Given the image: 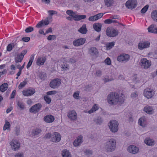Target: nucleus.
<instances>
[{
	"label": "nucleus",
	"mask_w": 157,
	"mask_h": 157,
	"mask_svg": "<svg viewBox=\"0 0 157 157\" xmlns=\"http://www.w3.org/2000/svg\"><path fill=\"white\" fill-rule=\"evenodd\" d=\"M102 71L100 70H97L95 73L96 77H100L102 75Z\"/></svg>",
	"instance_id": "nucleus-42"
},
{
	"label": "nucleus",
	"mask_w": 157,
	"mask_h": 157,
	"mask_svg": "<svg viewBox=\"0 0 157 157\" xmlns=\"http://www.w3.org/2000/svg\"><path fill=\"white\" fill-rule=\"evenodd\" d=\"M144 120L143 118H141L139 120V124L144 127L145 126V124L144 123Z\"/></svg>",
	"instance_id": "nucleus-45"
},
{
	"label": "nucleus",
	"mask_w": 157,
	"mask_h": 157,
	"mask_svg": "<svg viewBox=\"0 0 157 157\" xmlns=\"http://www.w3.org/2000/svg\"><path fill=\"white\" fill-rule=\"evenodd\" d=\"M114 45V42H110L106 45V47L108 49H111Z\"/></svg>",
	"instance_id": "nucleus-46"
},
{
	"label": "nucleus",
	"mask_w": 157,
	"mask_h": 157,
	"mask_svg": "<svg viewBox=\"0 0 157 157\" xmlns=\"http://www.w3.org/2000/svg\"><path fill=\"white\" fill-rule=\"evenodd\" d=\"M75 17L74 20L75 21H79L82 19H85L86 17V15H76Z\"/></svg>",
	"instance_id": "nucleus-31"
},
{
	"label": "nucleus",
	"mask_w": 157,
	"mask_h": 157,
	"mask_svg": "<svg viewBox=\"0 0 157 157\" xmlns=\"http://www.w3.org/2000/svg\"><path fill=\"white\" fill-rule=\"evenodd\" d=\"M35 92V89L28 90H24L22 91L23 95L25 96H31L34 94Z\"/></svg>",
	"instance_id": "nucleus-20"
},
{
	"label": "nucleus",
	"mask_w": 157,
	"mask_h": 157,
	"mask_svg": "<svg viewBox=\"0 0 157 157\" xmlns=\"http://www.w3.org/2000/svg\"><path fill=\"white\" fill-rule=\"evenodd\" d=\"M107 99L108 103L112 105L122 104L124 101L123 97L121 96L120 97L116 92H111L109 94L108 96Z\"/></svg>",
	"instance_id": "nucleus-1"
},
{
	"label": "nucleus",
	"mask_w": 157,
	"mask_h": 157,
	"mask_svg": "<svg viewBox=\"0 0 157 157\" xmlns=\"http://www.w3.org/2000/svg\"><path fill=\"white\" fill-rule=\"evenodd\" d=\"M44 99L46 103L48 104H50L51 101V98L47 95L45 96L44 97Z\"/></svg>",
	"instance_id": "nucleus-44"
},
{
	"label": "nucleus",
	"mask_w": 157,
	"mask_h": 157,
	"mask_svg": "<svg viewBox=\"0 0 157 157\" xmlns=\"http://www.w3.org/2000/svg\"><path fill=\"white\" fill-rule=\"evenodd\" d=\"M12 149L14 151L17 150L19 149L20 144L17 140H13L10 143Z\"/></svg>",
	"instance_id": "nucleus-11"
},
{
	"label": "nucleus",
	"mask_w": 157,
	"mask_h": 157,
	"mask_svg": "<svg viewBox=\"0 0 157 157\" xmlns=\"http://www.w3.org/2000/svg\"><path fill=\"white\" fill-rule=\"evenodd\" d=\"M105 63L108 65H110L111 63V61L110 59L108 57L105 60Z\"/></svg>",
	"instance_id": "nucleus-57"
},
{
	"label": "nucleus",
	"mask_w": 157,
	"mask_h": 157,
	"mask_svg": "<svg viewBox=\"0 0 157 157\" xmlns=\"http://www.w3.org/2000/svg\"><path fill=\"white\" fill-rule=\"evenodd\" d=\"M10 125L9 122L8 121H6L5 124H4L3 127V130H6V129H8L10 128Z\"/></svg>",
	"instance_id": "nucleus-43"
},
{
	"label": "nucleus",
	"mask_w": 157,
	"mask_h": 157,
	"mask_svg": "<svg viewBox=\"0 0 157 157\" xmlns=\"http://www.w3.org/2000/svg\"><path fill=\"white\" fill-rule=\"evenodd\" d=\"M63 157H71V155L69 151L66 149L63 150L62 153Z\"/></svg>",
	"instance_id": "nucleus-32"
},
{
	"label": "nucleus",
	"mask_w": 157,
	"mask_h": 157,
	"mask_svg": "<svg viewBox=\"0 0 157 157\" xmlns=\"http://www.w3.org/2000/svg\"><path fill=\"white\" fill-rule=\"evenodd\" d=\"M54 117L52 115H48L45 116L44 118V121L46 122L51 123L54 121Z\"/></svg>",
	"instance_id": "nucleus-23"
},
{
	"label": "nucleus",
	"mask_w": 157,
	"mask_h": 157,
	"mask_svg": "<svg viewBox=\"0 0 157 157\" xmlns=\"http://www.w3.org/2000/svg\"><path fill=\"white\" fill-rule=\"evenodd\" d=\"M151 17L154 21L157 22V10L152 11L151 13Z\"/></svg>",
	"instance_id": "nucleus-29"
},
{
	"label": "nucleus",
	"mask_w": 157,
	"mask_h": 157,
	"mask_svg": "<svg viewBox=\"0 0 157 157\" xmlns=\"http://www.w3.org/2000/svg\"><path fill=\"white\" fill-rule=\"evenodd\" d=\"M23 58L19 54H17L15 58V61L17 63L21 62Z\"/></svg>",
	"instance_id": "nucleus-36"
},
{
	"label": "nucleus",
	"mask_w": 157,
	"mask_h": 157,
	"mask_svg": "<svg viewBox=\"0 0 157 157\" xmlns=\"http://www.w3.org/2000/svg\"><path fill=\"white\" fill-rule=\"evenodd\" d=\"M82 136H78L77 140L74 141L73 145L75 146H77L79 145L82 142Z\"/></svg>",
	"instance_id": "nucleus-27"
},
{
	"label": "nucleus",
	"mask_w": 157,
	"mask_h": 157,
	"mask_svg": "<svg viewBox=\"0 0 157 157\" xmlns=\"http://www.w3.org/2000/svg\"><path fill=\"white\" fill-rule=\"evenodd\" d=\"M106 32L107 35L110 37L116 36L118 33V31L117 30L111 29L109 27L107 28Z\"/></svg>",
	"instance_id": "nucleus-4"
},
{
	"label": "nucleus",
	"mask_w": 157,
	"mask_h": 157,
	"mask_svg": "<svg viewBox=\"0 0 157 157\" xmlns=\"http://www.w3.org/2000/svg\"><path fill=\"white\" fill-rule=\"evenodd\" d=\"M137 4L136 0H128L126 2L125 6L128 9L132 10L136 7Z\"/></svg>",
	"instance_id": "nucleus-5"
},
{
	"label": "nucleus",
	"mask_w": 157,
	"mask_h": 157,
	"mask_svg": "<svg viewBox=\"0 0 157 157\" xmlns=\"http://www.w3.org/2000/svg\"><path fill=\"white\" fill-rule=\"evenodd\" d=\"M62 68L63 71H65L69 69V65L67 64H64L62 65Z\"/></svg>",
	"instance_id": "nucleus-49"
},
{
	"label": "nucleus",
	"mask_w": 157,
	"mask_h": 157,
	"mask_svg": "<svg viewBox=\"0 0 157 157\" xmlns=\"http://www.w3.org/2000/svg\"><path fill=\"white\" fill-rule=\"evenodd\" d=\"M18 106L21 109H23L24 108V105L23 103L20 101H18L17 102Z\"/></svg>",
	"instance_id": "nucleus-58"
},
{
	"label": "nucleus",
	"mask_w": 157,
	"mask_h": 157,
	"mask_svg": "<svg viewBox=\"0 0 157 157\" xmlns=\"http://www.w3.org/2000/svg\"><path fill=\"white\" fill-rule=\"evenodd\" d=\"M12 46L10 43L7 46L6 50L7 51L10 52L12 50Z\"/></svg>",
	"instance_id": "nucleus-61"
},
{
	"label": "nucleus",
	"mask_w": 157,
	"mask_h": 157,
	"mask_svg": "<svg viewBox=\"0 0 157 157\" xmlns=\"http://www.w3.org/2000/svg\"><path fill=\"white\" fill-rule=\"evenodd\" d=\"M66 13L68 15L73 17L74 20L75 17L74 16H75L76 14H75V13L73 12V11L72 10H67L66 11Z\"/></svg>",
	"instance_id": "nucleus-39"
},
{
	"label": "nucleus",
	"mask_w": 157,
	"mask_h": 157,
	"mask_svg": "<svg viewBox=\"0 0 157 157\" xmlns=\"http://www.w3.org/2000/svg\"><path fill=\"white\" fill-rule=\"evenodd\" d=\"M56 38V36L55 35H49L47 38L48 40H54Z\"/></svg>",
	"instance_id": "nucleus-55"
},
{
	"label": "nucleus",
	"mask_w": 157,
	"mask_h": 157,
	"mask_svg": "<svg viewBox=\"0 0 157 157\" xmlns=\"http://www.w3.org/2000/svg\"><path fill=\"white\" fill-rule=\"evenodd\" d=\"M85 154L87 155H90L92 153V151L89 149H86L84 151Z\"/></svg>",
	"instance_id": "nucleus-51"
},
{
	"label": "nucleus",
	"mask_w": 157,
	"mask_h": 157,
	"mask_svg": "<svg viewBox=\"0 0 157 157\" xmlns=\"http://www.w3.org/2000/svg\"><path fill=\"white\" fill-rule=\"evenodd\" d=\"M114 79L113 78H109V76H106L103 79V80L105 82H108L112 81Z\"/></svg>",
	"instance_id": "nucleus-50"
},
{
	"label": "nucleus",
	"mask_w": 157,
	"mask_h": 157,
	"mask_svg": "<svg viewBox=\"0 0 157 157\" xmlns=\"http://www.w3.org/2000/svg\"><path fill=\"white\" fill-rule=\"evenodd\" d=\"M61 139V136L60 134L57 132L53 133L51 137V140L53 142H58Z\"/></svg>",
	"instance_id": "nucleus-16"
},
{
	"label": "nucleus",
	"mask_w": 157,
	"mask_h": 157,
	"mask_svg": "<svg viewBox=\"0 0 157 157\" xmlns=\"http://www.w3.org/2000/svg\"><path fill=\"white\" fill-rule=\"evenodd\" d=\"M34 56L33 55H32L29 59V60L28 63L26 67L27 69L29 68L31 65L34 59Z\"/></svg>",
	"instance_id": "nucleus-37"
},
{
	"label": "nucleus",
	"mask_w": 157,
	"mask_h": 157,
	"mask_svg": "<svg viewBox=\"0 0 157 157\" xmlns=\"http://www.w3.org/2000/svg\"><path fill=\"white\" fill-rule=\"evenodd\" d=\"M105 147L107 151H113L116 147V141L113 139H110L107 142Z\"/></svg>",
	"instance_id": "nucleus-2"
},
{
	"label": "nucleus",
	"mask_w": 157,
	"mask_h": 157,
	"mask_svg": "<svg viewBox=\"0 0 157 157\" xmlns=\"http://www.w3.org/2000/svg\"><path fill=\"white\" fill-rule=\"evenodd\" d=\"M67 116L70 120L74 121H76L77 118V113L74 110L69 111Z\"/></svg>",
	"instance_id": "nucleus-15"
},
{
	"label": "nucleus",
	"mask_w": 157,
	"mask_h": 157,
	"mask_svg": "<svg viewBox=\"0 0 157 157\" xmlns=\"http://www.w3.org/2000/svg\"><path fill=\"white\" fill-rule=\"evenodd\" d=\"M42 107L40 103L36 104L32 106L30 109V112L31 113H36L38 112Z\"/></svg>",
	"instance_id": "nucleus-13"
},
{
	"label": "nucleus",
	"mask_w": 157,
	"mask_h": 157,
	"mask_svg": "<svg viewBox=\"0 0 157 157\" xmlns=\"http://www.w3.org/2000/svg\"><path fill=\"white\" fill-rule=\"evenodd\" d=\"M150 44V43L148 41H142L138 44V48L139 50H142L144 48H149Z\"/></svg>",
	"instance_id": "nucleus-10"
},
{
	"label": "nucleus",
	"mask_w": 157,
	"mask_h": 157,
	"mask_svg": "<svg viewBox=\"0 0 157 157\" xmlns=\"http://www.w3.org/2000/svg\"><path fill=\"white\" fill-rule=\"evenodd\" d=\"M37 75L38 77L42 80H44L46 77V74L44 72H39Z\"/></svg>",
	"instance_id": "nucleus-33"
},
{
	"label": "nucleus",
	"mask_w": 157,
	"mask_h": 157,
	"mask_svg": "<svg viewBox=\"0 0 157 157\" xmlns=\"http://www.w3.org/2000/svg\"><path fill=\"white\" fill-rule=\"evenodd\" d=\"M130 58V56L126 54H123L118 56L117 60L119 62L126 63L129 61Z\"/></svg>",
	"instance_id": "nucleus-6"
},
{
	"label": "nucleus",
	"mask_w": 157,
	"mask_h": 157,
	"mask_svg": "<svg viewBox=\"0 0 157 157\" xmlns=\"http://www.w3.org/2000/svg\"><path fill=\"white\" fill-rule=\"evenodd\" d=\"M34 30V28L32 27H29L26 28L25 30V32L26 33H29L33 31Z\"/></svg>",
	"instance_id": "nucleus-48"
},
{
	"label": "nucleus",
	"mask_w": 157,
	"mask_h": 157,
	"mask_svg": "<svg viewBox=\"0 0 157 157\" xmlns=\"http://www.w3.org/2000/svg\"><path fill=\"white\" fill-rule=\"evenodd\" d=\"M98 109V107L96 106V105L95 104L93 105L92 109L88 111V113L90 114L96 111Z\"/></svg>",
	"instance_id": "nucleus-41"
},
{
	"label": "nucleus",
	"mask_w": 157,
	"mask_h": 157,
	"mask_svg": "<svg viewBox=\"0 0 157 157\" xmlns=\"http://www.w3.org/2000/svg\"><path fill=\"white\" fill-rule=\"evenodd\" d=\"M61 83V80L59 79H55L50 82V86L52 88L55 89L57 88Z\"/></svg>",
	"instance_id": "nucleus-12"
},
{
	"label": "nucleus",
	"mask_w": 157,
	"mask_h": 157,
	"mask_svg": "<svg viewBox=\"0 0 157 157\" xmlns=\"http://www.w3.org/2000/svg\"><path fill=\"white\" fill-rule=\"evenodd\" d=\"M42 132L41 128H36L35 129L33 130L32 132V134L33 136H37L40 134Z\"/></svg>",
	"instance_id": "nucleus-28"
},
{
	"label": "nucleus",
	"mask_w": 157,
	"mask_h": 157,
	"mask_svg": "<svg viewBox=\"0 0 157 157\" xmlns=\"http://www.w3.org/2000/svg\"><path fill=\"white\" fill-rule=\"evenodd\" d=\"M118 122L115 120H112L108 123V126L110 131L113 132H117L118 130Z\"/></svg>",
	"instance_id": "nucleus-3"
},
{
	"label": "nucleus",
	"mask_w": 157,
	"mask_h": 157,
	"mask_svg": "<svg viewBox=\"0 0 157 157\" xmlns=\"http://www.w3.org/2000/svg\"><path fill=\"white\" fill-rule=\"evenodd\" d=\"M103 13H99L94 16H91L89 17V20L90 21H94L101 18L103 16Z\"/></svg>",
	"instance_id": "nucleus-18"
},
{
	"label": "nucleus",
	"mask_w": 157,
	"mask_h": 157,
	"mask_svg": "<svg viewBox=\"0 0 157 157\" xmlns=\"http://www.w3.org/2000/svg\"><path fill=\"white\" fill-rule=\"evenodd\" d=\"M15 132L16 135L17 136H18L20 132V128L17 127H16L15 129Z\"/></svg>",
	"instance_id": "nucleus-60"
},
{
	"label": "nucleus",
	"mask_w": 157,
	"mask_h": 157,
	"mask_svg": "<svg viewBox=\"0 0 157 157\" xmlns=\"http://www.w3.org/2000/svg\"><path fill=\"white\" fill-rule=\"evenodd\" d=\"M138 96V93L137 91L134 92L131 94L132 98H133L137 97Z\"/></svg>",
	"instance_id": "nucleus-56"
},
{
	"label": "nucleus",
	"mask_w": 157,
	"mask_h": 157,
	"mask_svg": "<svg viewBox=\"0 0 157 157\" xmlns=\"http://www.w3.org/2000/svg\"><path fill=\"white\" fill-rule=\"evenodd\" d=\"M15 157H24V154L23 153H18L16 154Z\"/></svg>",
	"instance_id": "nucleus-63"
},
{
	"label": "nucleus",
	"mask_w": 157,
	"mask_h": 157,
	"mask_svg": "<svg viewBox=\"0 0 157 157\" xmlns=\"http://www.w3.org/2000/svg\"><path fill=\"white\" fill-rule=\"evenodd\" d=\"M22 41L25 42H28L30 40V38L29 37H24L22 38Z\"/></svg>",
	"instance_id": "nucleus-62"
},
{
	"label": "nucleus",
	"mask_w": 157,
	"mask_h": 157,
	"mask_svg": "<svg viewBox=\"0 0 157 157\" xmlns=\"http://www.w3.org/2000/svg\"><path fill=\"white\" fill-rule=\"evenodd\" d=\"M51 17H47L44 21L42 20L39 21L36 25V27L38 28H40L43 27L44 25H47L49 24V21L52 19Z\"/></svg>",
	"instance_id": "nucleus-7"
},
{
	"label": "nucleus",
	"mask_w": 157,
	"mask_h": 157,
	"mask_svg": "<svg viewBox=\"0 0 157 157\" xmlns=\"http://www.w3.org/2000/svg\"><path fill=\"white\" fill-rule=\"evenodd\" d=\"M140 63L141 67L145 69L148 68L151 65V62L145 58L141 59Z\"/></svg>",
	"instance_id": "nucleus-8"
},
{
	"label": "nucleus",
	"mask_w": 157,
	"mask_h": 157,
	"mask_svg": "<svg viewBox=\"0 0 157 157\" xmlns=\"http://www.w3.org/2000/svg\"><path fill=\"white\" fill-rule=\"evenodd\" d=\"M104 23L105 24H111L112 23V19H107L105 21Z\"/></svg>",
	"instance_id": "nucleus-64"
},
{
	"label": "nucleus",
	"mask_w": 157,
	"mask_h": 157,
	"mask_svg": "<svg viewBox=\"0 0 157 157\" xmlns=\"http://www.w3.org/2000/svg\"><path fill=\"white\" fill-rule=\"evenodd\" d=\"M148 32L153 33L157 34V27L154 24L151 25L147 29Z\"/></svg>",
	"instance_id": "nucleus-22"
},
{
	"label": "nucleus",
	"mask_w": 157,
	"mask_h": 157,
	"mask_svg": "<svg viewBox=\"0 0 157 157\" xmlns=\"http://www.w3.org/2000/svg\"><path fill=\"white\" fill-rule=\"evenodd\" d=\"M154 94V91L151 88L145 89L144 93V96L148 99L152 98Z\"/></svg>",
	"instance_id": "nucleus-9"
},
{
	"label": "nucleus",
	"mask_w": 157,
	"mask_h": 157,
	"mask_svg": "<svg viewBox=\"0 0 157 157\" xmlns=\"http://www.w3.org/2000/svg\"><path fill=\"white\" fill-rule=\"evenodd\" d=\"M27 52V50L26 49H25L23 50L20 54L22 57L24 58V56L25 55Z\"/></svg>",
	"instance_id": "nucleus-59"
},
{
	"label": "nucleus",
	"mask_w": 157,
	"mask_h": 157,
	"mask_svg": "<svg viewBox=\"0 0 157 157\" xmlns=\"http://www.w3.org/2000/svg\"><path fill=\"white\" fill-rule=\"evenodd\" d=\"M78 31L82 34H86L87 31L86 24H83L82 27L78 30Z\"/></svg>",
	"instance_id": "nucleus-30"
},
{
	"label": "nucleus",
	"mask_w": 157,
	"mask_h": 157,
	"mask_svg": "<svg viewBox=\"0 0 157 157\" xmlns=\"http://www.w3.org/2000/svg\"><path fill=\"white\" fill-rule=\"evenodd\" d=\"M27 81L25 79L23 82H21L18 86L19 89H22L27 84Z\"/></svg>",
	"instance_id": "nucleus-40"
},
{
	"label": "nucleus",
	"mask_w": 157,
	"mask_h": 157,
	"mask_svg": "<svg viewBox=\"0 0 157 157\" xmlns=\"http://www.w3.org/2000/svg\"><path fill=\"white\" fill-rule=\"evenodd\" d=\"M8 85L6 83L1 85L0 86V90L2 92H3L7 90L8 87Z\"/></svg>",
	"instance_id": "nucleus-34"
},
{
	"label": "nucleus",
	"mask_w": 157,
	"mask_h": 157,
	"mask_svg": "<svg viewBox=\"0 0 157 157\" xmlns=\"http://www.w3.org/2000/svg\"><path fill=\"white\" fill-rule=\"evenodd\" d=\"M101 24L99 23H95L93 25L94 30L97 32H99L101 31Z\"/></svg>",
	"instance_id": "nucleus-26"
},
{
	"label": "nucleus",
	"mask_w": 157,
	"mask_h": 157,
	"mask_svg": "<svg viewBox=\"0 0 157 157\" xmlns=\"http://www.w3.org/2000/svg\"><path fill=\"white\" fill-rule=\"evenodd\" d=\"M144 110L146 113L150 114H153L154 113L153 108L151 106H146L144 108Z\"/></svg>",
	"instance_id": "nucleus-24"
},
{
	"label": "nucleus",
	"mask_w": 157,
	"mask_h": 157,
	"mask_svg": "<svg viewBox=\"0 0 157 157\" xmlns=\"http://www.w3.org/2000/svg\"><path fill=\"white\" fill-rule=\"evenodd\" d=\"M105 4L107 7L112 6L113 3V0H104Z\"/></svg>",
	"instance_id": "nucleus-38"
},
{
	"label": "nucleus",
	"mask_w": 157,
	"mask_h": 157,
	"mask_svg": "<svg viewBox=\"0 0 157 157\" xmlns=\"http://www.w3.org/2000/svg\"><path fill=\"white\" fill-rule=\"evenodd\" d=\"M79 92L78 91H77L75 92L73 94L74 98L76 99H78L79 98Z\"/></svg>",
	"instance_id": "nucleus-52"
},
{
	"label": "nucleus",
	"mask_w": 157,
	"mask_h": 157,
	"mask_svg": "<svg viewBox=\"0 0 157 157\" xmlns=\"http://www.w3.org/2000/svg\"><path fill=\"white\" fill-rule=\"evenodd\" d=\"M89 53L91 56H96L98 54L97 49L95 47L91 48L89 50Z\"/></svg>",
	"instance_id": "nucleus-25"
},
{
	"label": "nucleus",
	"mask_w": 157,
	"mask_h": 157,
	"mask_svg": "<svg viewBox=\"0 0 157 157\" xmlns=\"http://www.w3.org/2000/svg\"><path fill=\"white\" fill-rule=\"evenodd\" d=\"M144 143L148 145L151 146L154 145V142L153 140L149 138H147L144 140Z\"/></svg>",
	"instance_id": "nucleus-35"
},
{
	"label": "nucleus",
	"mask_w": 157,
	"mask_h": 157,
	"mask_svg": "<svg viewBox=\"0 0 157 157\" xmlns=\"http://www.w3.org/2000/svg\"><path fill=\"white\" fill-rule=\"evenodd\" d=\"M93 121L96 125H100L103 122V119L100 116H98L94 118Z\"/></svg>",
	"instance_id": "nucleus-19"
},
{
	"label": "nucleus",
	"mask_w": 157,
	"mask_h": 157,
	"mask_svg": "<svg viewBox=\"0 0 157 157\" xmlns=\"http://www.w3.org/2000/svg\"><path fill=\"white\" fill-rule=\"evenodd\" d=\"M57 93V91L56 90H52L49 91L47 93V94L48 95H51L55 94Z\"/></svg>",
	"instance_id": "nucleus-54"
},
{
	"label": "nucleus",
	"mask_w": 157,
	"mask_h": 157,
	"mask_svg": "<svg viewBox=\"0 0 157 157\" xmlns=\"http://www.w3.org/2000/svg\"><path fill=\"white\" fill-rule=\"evenodd\" d=\"M127 150L129 152L135 154L138 152L139 149L135 146L130 145L127 148Z\"/></svg>",
	"instance_id": "nucleus-17"
},
{
	"label": "nucleus",
	"mask_w": 157,
	"mask_h": 157,
	"mask_svg": "<svg viewBox=\"0 0 157 157\" xmlns=\"http://www.w3.org/2000/svg\"><path fill=\"white\" fill-rule=\"evenodd\" d=\"M48 13L50 16H52L54 14H57V12L56 11L53 10H49Z\"/></svg>",
	"instance_id": "nucleus-53"
},
{
	"label": "nucleus",
	"mask_w": 157,
	"mask_h": 157,
	"mask_svg": "<svg viewBox=\"0 0 157 157\" xmlns=\"http://www.w3.org/2000/svg\"><path fill=\"white\" fill-rule=\"evenodd\" d=\"M149 6L146 5L144 6L141 10L140 12L142 13H145L148 9Z\"/></svg>",
	"instance_id": "nucleus-47"
},
{
	"label": "nucleus",
	"mask_w": 157,
	"mask_h": 157,
	"mask_svg": "<svg viewBox=\"0 0 157 157\" xmlns=\"http://www.w3.org/2000/svg\"><path fill=\"white\" fill-rule=\"evenodd\" d=\"M86 40L84 38H80L74 40L73 42V44L75 46H79L84 44Z\"/></svg>",
	"instance_id": "nucleus-14"
},
{
	"label": "nucleus",
	"mask_w": 157,
	"mask_h": 157,
	"mask_svg": "<svg viewBox=\"0 0 157 157\" xmlns=\"http://www.w3.org/2000/svg\"><path fill=\"white\" fill-rule=\"evenodd\" d=\"M46 60V58L44 56L39 57L36 61V64L38 66L43 65Z\"/></svg>",
	"instance_id": "nucleus-21"
}]
</instances>
